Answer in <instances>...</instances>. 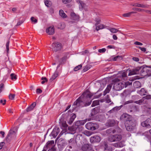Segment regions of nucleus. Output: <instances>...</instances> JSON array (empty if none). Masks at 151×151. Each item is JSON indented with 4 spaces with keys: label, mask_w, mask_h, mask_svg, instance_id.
Here are the masks:
<instances>
[{
    "label": "nucleus",
    "mask_w": 151,
    "mask_h": 151,
    "mask_svg": "<svg viewBox=\"0 0 151 151\" xmlns=\"http://www.w3.org/2000/svg\"><path fill=\"white\" fill-rule=\"evenodd\" d=\"M71 19L75 21H78L79 19V16L78 15L76 14L74 12H71L70 14Z\"/></svg>",
    "instance_id": "nucleus-23"
},
{
    "label": "nucleus",
    "mask_w": 151,
    "mask_h": 151,
    "mask_svg": "<svg viewBox=\"0 0 151 151\" xmlns=\"http://www.w3.org/2000/svg\"><path fill=\"white\" fill-rule=\"evenodd\" d=\"M133 6H134L143 8H148V5H143L138 3H135Z\"/></svg>",
    "instance_id": "nucleus-27"
},
{
    "label": "nucleus",
    "mask_w": 151,
    "mask_h": 151,
    "mask_svg": "<svg viewBox=\"0 0 151 151\" xmlns=\"http://www.w3.org/2000/svg\"><path fill=\"white\" fill-rule=\"evenodd\" d=\"M136 13V12H128V13H124V14H123L122 16L123 17H129V16H130L131 15V14H134Z\"/></svg>",
    "instance_id": "nucleus-36"
},
{
    "label": "nucleus",
    "mask_w": 151,
    "mask_h": 151,
    "mask_svg": "<svg viewBox=\"0 0 151 151\" xmlns=\"http://www.w3.org/2000/svg\"><path fill=\"white\" fill-rule=\"evenodd\" d=\"M60 132L59 128L57 126H55L53 129L52 131L51 132L50 135L51 137L52 136L53 138H55L58 135Z\"/></svg>",
    "instance_id": "nucleus-12"
},
{
    "label": "nucleus",
    "mask_w": 151,
    "mask_h": 151,
    "mask_svg": "<svg viewBox=\"0 0 151 151\" xmlns=\"http://www.w3.org/2000/svg\"><path fill=\"white\" fill-rule=\"evenodd\" d=\"M100 107L99 106H97L92 109L91 112L89 115V117L92 119L93 117H95L96 114L99 113L100 112Z\"/></svg>",
    "instance_id": "nucleus-11"
},
{
    "label": "nucleus",
    "mask_w": 151,
    "mask_h": 151,
    "mask_svg": "<svg viewBox=\"0 0 151 151\" xmlns=\"http://www.w3.org/2000/svg\"><path fill=\"white\" fill-rule=\"evenodd\" d=\"M84 134L87 136H89L92 134V133L89 131L86 130L84 132Z\"/></svg>",
    "instance_id": "nucleus-42"
},
{
    "label": "nucleus",
    "mask_w": 151,
    "mask_h": 151,
    "mask_svg": "<svg viewBox=\"0 0 151 151\" xmlns=\"http://www.w3.org/2000/svg\"><path fill=\"white\" fill-rule=\"evenodd\" d=\"M15 96V95L14 94H12L10 93L9 96V98L11 100H13Z\"/></svg>",
    "instance_id": "nucleus-53"
},
{
    "label": "nucleus",
    "mask_w": 151,
    "mask_h": 151,
    "mask_svg": "<svg viewBox=\"0 0 151 151\" xmlns=\"http://www.w3.org/2000/svg\"><path fill=\"white\" fill-rule=\"evenodd\" d=\"M16 132L12 130H10L6 137V140L7 141L11 140L12 139L15 138L16 137Z\"/></svg>",
    "instance_id": "nucleus-9"
},
{
    "label": "nucleus",
    "mask_w": 151,
    "mask_h": 151,
    "mask_svg": "<svg viewBox=\"0 0 151 151\" xmlns=\"http://www.w3.org/2000/svg\"><path fill=\"white\" fill-rule=\"evenodd\" d=\"M112 87V85L109 84L108 85L103 92V95L104 96L107 93H109Z\"/></svg>",
    "instance_id": "nucleus-24"
},
{
    "label": "nucleus",
    "mask_w": 151,
    "mask_h": 151,
    "mask_svg": "<svg viewBox=\"0 0 151 151\" xmlns=\"http://www.w3.org/2000/svg\"><path fill=\"white\" fill-rule=\"evenodd\" d=\"M63 56L59 60L58 62L60 64H62L64 63L67 58L68 53V52H64L63 53Z\"/></svg>",
    "instance_id": "nucleus-16"
},
{
    "label": "nucleus",
    "mask_w": 151,
    "mask_h": 151,
    "mask_svg": "<svg viewBox=\"0 0 151 151\" xmlns=\"http://www.w3.org/2000/svg\"><path fill=\"white\" fill-rule=\"evenodd\" d=\"M52 49L55 52L60 51L63 48L62 44L60 42H55L51 44Z\"/></svg>",
    "instance_id": "nucleus-5"
},
{
    "label": "nucleus",
    "mask_w": 151,
    "mask_h": 151,
    "mask_svg": "<svg viewBox=\"0 0 151 151\" xmlns=\"http://www.w3.org/2000/svg\"><path fill=\"white\" fill-rule=\"evenodd\" d=\"M109 61H118L122 59V56L117 55L115 57L114 56H111L109 59Z\"/></svg>",
    "instance_id": "nucleus-19"
},
{
    "label": "nucleus",
    "mask_w": 151,
    "mask_h": 151,
    "mask_svg": "<svg viewBox=\"0 0 151 151\" xmlns=\"http://www.w3.org/2000/svg\"><path fill=\"white\" fill-rule=\"evenodd\" d=\"M96 26V29L98 31L105 28L106 26L103 24H101L99 25H95Z\"/></svg>",
    "instance_id": "nucleus-28"
},
{
    "label": "nucleus",
    "mask_w": 151,
    "mask_h": 151,
    "mask_svg": "<svg viewBox=\"0 0 151 151\" xmlns=\"http://www.w3.org/2000/svg\"><path fill=\"white\" fill-rule=\"evenodd\" d=\"M54 140H51L48 141L44 146L43 150L42 151H46L47 150L51 145L54 144Z\"/></svg>",
    "instance_id": "nucleus-18"
},
{
    "label": "nucleus",
    "mask_w": 151,
    "mask_h": 151,
    "mask_svg": "<svg viewBox=\"0 0 151 151\" xmlns=\"http://www.w3.org/2000/svg\"><path fill=\"white\" fill-rule=\"evenodd\" d=\"M58 72L57 70H56L54 73L52 75V77L50 78V81L52 82L54 79H55L56 78H57V77H58Z\"/></svg>",
    "instance_id": "nucleus-26"
},
{
    "label": "nucleus",
    "mask_w": 151,
    "mask_h": 151,
    "mask_svg": "<svg viewBox=\"0 0 151 151\" xmlns=\"http://www.w3.org/2000/svg\"><path fill=\"white\" fill-rule=\"evenodd\" d=\"M6 102V99H1L0 100V103L2 104V105H4L5 104Z\"/></svg>",
    "instance_id": "nucleus-58"
},
{
    "label": "nucleus",
    "mask_w": 151,
    "mask_h": 151,
    "mask_svg": "<svg viewBox=\"0 0 151 151\" xmlns=\"http://www.w3.org/2000/svg\"><path fill=\"white\" fill-rule=\"evenodd\" d=\"M122 138V136L120 134L111 135L108 137L107 140L109 142H117L120 141Z\"/></svg>",
    "instance_id": "nucleus-4"
},
{
    "label": "nucleus",
    "mask_w": 151,
    "mask_h": 151,
    "mask_svg": "<svg viewBox=\"0 0 151 151\" xmlns=\"http://www.w3.org/2000/svg\"><path fill=\"white\" fill-rule=\"evenodd\" d=\"M137 93L140 95L142 96L145 95L146 92L145 89L142 88L140 90L137 91Z\"/></svg>",
    "instance_id": "nucleus-34"
},
{
    "label": "nucleus",
    "mask_w": 151,
    "mask_h": 151,
    "mask_svg": "<svg viewBox=\"0 0 151 151\" xmlns=\"http://www.w3.org/2000/svg\"><path fill=\"white\" fill-rule=\"evenodd\" d=\"M109 30L111 32L113 33H116L118 31L117 29L114 28L110 29Z\"/></svg>",
    "instance_id": "nucleus-51"
},
{
    "label": "nucleus",
    "mask_w": 151,
    "mask_h": 151,
    "mask_svg": "<svg viewBox=\"0 0 151 151\" xmlns=\"http://www.w3.org/2000/svg\"><path fill=\"white\" fill-rule=\"evenodd\" d=\"M106 51V49L105 48H103L99 50L98 52L100 53H104Z\"/></svg>",
    "instance_id": "nucleus-63"
},
{
    "label": "nucleus",
    "mask_w": 151,
    "mask_h": 151,
    "mask_svg": "<svg viewBox=\"0 0 151 151\" xmlns=\"http://www.w3.org/2000/svg\"><path fill=\"white\" fill-rule=\"evenodd\" d=\"M104 150H106L108 147L107 143L106 142H104Z\"/></svg>",
    "instance_id": "nucleus-55"
},
{
    "label": "nucleus",
    "mask_w": 151,
    "mask_h": 151,
    "mask_svg": "<svg viewBox=\"0 0 151 151\" xmlns=\"http://www.w3.org/2000/svg\"><path fill=\"white\" fill-rule=\"evenodd\" d=\"M139 67H141V70L140 72L141 73H143L145 72L147 73V69L148 68V66L146 65H144L142 66H139Z\"/></svg>",
    "instance_id": "nucleus-25"
},
{
    "label": "nucleus",
    "mask_w": 151,
    "mask_h": 151,
    "mask_svg": "<svg viewBox=\"0 0 151 151\" xmlns=\"http://www.w3.org/2000/svg\"><path fill=\"white\" fill-rule=\"evenodd\" d=\"M74 139L73 138L70 139L68 141L69 144V147L70 148H72L71 146L73 145V144L74 143Z\"/></svg>",
    "instance_id": "nucleus-37"
},
{
    "label": "nucleus",
    "mask_w": 151,
    "mask_h": 151,
    "mask_svg": "<svg viewBox=\"0 0 151 151\" xmlns=\"http://www.w3.org/2000/svg\"><path fill=\"white\" fill-rule=\"evenodd\" d=\"M143 101L142 99H141L138 101H135L134 103L139 104H141L143 102Z\"/></svg>",
    "instance_id": "nucleus-56"
},
{
    "label": "nucleus",
    "mask_w": 151,
    "mask_h": 151,
    "mask_svg": "<svg viewBox=\"0 0 151 151\" xmlns=\"http://www.w3.org/2000/svg\"><path fill=\"white\" fill-rule=\"evenodd\" d=\"M106 102L107 103H109L111 102V100L109 98V95H107L106 96Z\"/></svg>",
    "instance_id": "nucleus-61"
},
{
    "label": "nucleus",
    "mask_w": 151,
    "mask_h": 151,
    "mask_svg": "<svg viewBox=\"0 0 151 151\" xmlns=\"http://www.w3.org/2000/svg\"><path fill=\"white\" fill-rule=\"evenodd\" d=\"M4 88V85L3 83L0 84V93L2 91L3 89Z\"/></svg>",
    "instance_id": "nucleus-59"
},
{
    "label": "nucleus",
    "mask_w": 151,
    "mask_h": 151,
    "mask_svg": "<svg viewBox=\"0 0 151 151\" xmlns=\"http://www.w3.org/2000/svg\"><path fill=\"white\" fill-rule=\"evenodd\" d=\"M141 125L143 127H151V118H148L145 121L142 122Z\"/></svg>",
    "instance_id": "nucleus-14"
},
{
    "label": "nucleus",
    "mask_w": 151,
    "mask_h": 151,
    "mask_svg": "<svg viewBox=\"0 0 151 151\" xmlns=\"http://www.w3.org/2000/svg\"><path fill=\"white\" fill-rule=\"evenodd\" d=\"M119 122L114 119H108L105 124L107 127H113L116 125H118Z\"/></svg>",
    "instance_id": "nucleus-7"
},
{
    "label": "nucleus",
    "mask_w": 151,
    "mask_h": 151,
    "mask_svg": "<svg viewBox=\"0 0 151 151\" xmlns=\"http://www.w3.org/2000/svg\"><path fill=\"white\" fill-rule=\"evenodd\" d=\"M31 19L32 22H34L35 23H37V19H35L33 17H32L31 18Z\"/></svg>",
    "instance_id": "nucleus-57"
},
{
    "label": "nucleus",
    "mask_w": 151,
    "mask_h": 151,
    "mask_svg": "<svg viewBox=\"0 0 151 151\" xmlns=\"http://www.w3.org/2000/svg\"><path fill=\"white\" fill-rule=\"evenodd\" d=\"M79 122L81 124V125H83L86 122L87 120L86 119H84L81 120H79Z\"/></svg>",
    "instance_id": "nucleus-60"
},
{
    "label": "nucleus",
    "mask_w": 151,
    "mask_h": 151,
    "mask_svg": "<svg viewBox=\"0 0 151 151\" xmlns=\"http://www.w3.org/2000/svg\"><path fill=\"white\" fill-rule=\"evenodd\" d=\"M53 144H52V145H51L49 147L50 148V147L51 148L48 151H56V150L54 146H53Z\"/></svg>",
    "instance_id": "nucleus-48"
},
{
    "label": "nucleus",
    "mask_w": 151,
    "mask_h": 151,
    "mask_svg": "<svg viewBox=\"0 0 151 151\" xmlns=\"http://www.w3.org/2000/svg\"><path fill=\"white\" fill-rule=\"evenodd\" d=\"M60 24V27H59L60 29H63L65 27V25L64 23H62Z\"/></svg>",
    "instance_id": "nucleus-62"
},
{
    "label": "nucleus",
    "mask_w": 151,
    "mask_h": 151,
    "mask_svg": "<svg viewBox=\"0 0 151 151\" xmlns=\"http://www.w3.org/2000/svg\"><path fill=\"white\" fill-rule=\"evenodd\" d=\"M85 127L87 129L92 131H94L99 128V125L97 123L91 122L87 123Z\"/></svg>",
    "instance_id": "nucleus-6"
},
{
    "label": "nucleus",
    "mask_w": 151,
    "mask_h": 151,
    "mask_svg": "<svg viewBox=\"0 0 151 151\" xmlns=\"http://www.w3.org/2000/svg\"><path fill=\"white\" fill-rule=\"evenodd\" d=\"M82 65L81 64L79 65L74 68V70L75 71H76L82 68Z\"/></svg>",
    "instance_id": "nucleus-40"
},
{
    "label": "nucleus",
    "mask_w": 151,
    "mask_h": 151,
    "mask_svg": "<svg viewBox=\"0 0 151 151\" xmlns=\"http://www.w3.org/2000/svg\"><path fill=\"white\" fill-rule=\"evenodd\" d=\"M90 93V91L88 89H87L85 91L83 92L82 95L80 96L74 102L73 105L77 106H81V104L83 103V100H84L87 94L88 93Z\"/></svg>",
    "instance_id": "nucleus-2"
},
{
    "label": "nucleus",
    "mask_w": 151,
    "mask_h": 151,
    "mask_svg": "<svg viewBox=\"0 0 151 151\" xmlns=\"http://www.w3.org/2000/svg\"><path fill=\"white\" fill-rule=\"evenodd\" d=\"M141 67H139V66H138L132 70H129L128 76H131L138 74L139 70H141Z\"/></svg>",
    "instance_id": "nucleus-15"
},
{
    "label": "nucleus",
    "mask_w": 151,
    "mask_h": 151,
    "mask_svg": "<svg viewBox=\"0 0 151 151\" xmlns=\"http://www.w3.org/2000/svg\"><path fill=\"white\" fill-rule=\"evenodd\" d=\"M83 129V127L81 126H78L77 127H76L75 128L73 129V131L75 130L78 131L79 132L82 131Z\"/></svg>",
    "instance_id": "nucleus-38"
},
{
    "label": "nucleus",
    "mask_w": 151,
    "mask_h": 151,
    "mask_svg": "<svg viewBox=\"0 0 151 151\" xmlns=\"http://www.w3.org/2000/svg\"><path fill=\"white\" fill-rule=\"evenodd\" d=\"M60 15L63 18H65L67 17L66 14L64 12V11L62 9L60 10L59 11Z\"/></svg>",
    "instance_id": "nucleus-32"
},
{
    "label": "nucleus",
    "mask_w": 151,
    "mask_h": 151,
    "mask_svg": "<svg viewBox=\"0 0 151 151\" xmlns=\"http://www.w3.org/2000/svg\"><path fill=\"white\" fill-rule=\"evenodd\" d=\"M124 85L122 83H114L113 88L115 90L119 91L122 89L124 87Z\"/></svg>",
    "instance_id": "nucleus-10"
},
{
    "label": "nucleus",
    "mask_w": 151,
    "mask_h": 151,
    "mask_svg": "<svg viewBox=\"0 0 151 151\" xmlns=\"http://www.w3.org/2000/svg\"><path fill=\"white\" fill-rule=\"evenodd\" d=\"M36 105V103L34 102L32 103L26 109L27 112H28L32 111Z\"/></svg>",
    "instance_id": "nucleus-21"
},
{
    "label": "nucleus",
    "mask_w": 151,
    "mask_h": 151,
    "mask_svg": "<svg viewBox=\"0 0 151 151\" xmlns=\"http://www.w3.org/2000/svg\"><path fill=\"white\" fill-rule=\"evenodd\" d=\"M90 142L91 143H99L101 141L100 137L97 135L91 137L90 139Z\"/></svg>",
    "instance_id": "nucleus-13"
},
{
    "label": "nucleus",
    "mask_w": 151,
    "mask_h": 151,
    "mask_svg": "<svg viewBox=\"0 0 151 151\" xmlns=\"http://www.w3.org/2000/svg\"><path fill=\"white\" fill-rule=\"evenodd\" d=\"M91 101H90L88 102H87L83 106H82L81 105V106H79V107H83L84 106H89L91 103Z\"/></svg>",
    "instance_id": "nucleus-45"
},
{
    "label": "nucleus",
    "mask_w": 151,
    "mask_h": 151,
    "mask_svg": "<svg viewBox=\"0 0 151 151\" xmlns=\"http://www.w3.org/2000/svg\"><path fill=\"white\" fill-rule=\"evenodd\" d=\"M58 142H59L60 145L63 146H65L67 145V143L65 142V140L62 138L59 140Z\"/></svg>",
    "instance_id": "nucleus-31"
},
{
    "label": "nucleus",
    "mask_w": 151,
    "mask_h": 151,
    "mask_svg": "<svg viewBox=\"0 0 151 151\" xmlns=\"http://www.w3.org/2000/svg\"><path fill=\"white\" fill-rule=\"evenodd\" d=\"M104 117L103 115L99 114L96 116L95 117H93V118H92V120L102 122L104 120Z\"/></svg>",
    "instance_id": "nucleus-17"
},
{
    "label": "nucleus",
    "mask_w": 151,
    "mask_h": 151,
    "mask_svg": "<svg viewBox=\"0 0 151 151\" xmlns=\"http://www.w3.org/2000/svg\"><path fill=\"white\" fill-rule=\"evenodd\" d=\"M79 2L80 5V8L82 9L84 8L86 5L85 4L81 1H80Z\"/></svg>",
    "instance_id": "nucleus-43"
},
{
    "label": "nucleus",
    "mask_w": 151,
    "mask_h": 151,
    "mask_svg": "<svg viewBox=\"0 0 151 151\" xmlns=\"http://www.w3.org/2000/svg\"><path fill=\"white\" fill-rule=\"evenodd\" d=\"M96 94V93H92L91 92L90 93H88L87 94L85 98H86L87 99H90L94 94Z\"/></svg>",
    "instance_id": "nucleus-35"
},
{
    "label": "nucleus",
    "mask_w": 151,
    "mask_h": 151,
    "mask_svg": "<svg viewBox=\"0 0 151 151\" xmlns=\"http://www.w3.org/2000/svg\"><path fill=\"white\" fill-rule=\"evenodd\" d=\"M60 127L62 129V131L60 132L58 135L57 139L60 138L63 134L64 132H65V130L67 129L68 127V125L66 124V121L63 119L61 118L60 119Z\"/></svg>",
    "instance_id": "nucleus-3"
},
{
    "label": "nucleus",
    "mask_w": 151,
    "mask_h": 151,
    "mask_svg": "<svg viewBox=\"0 0 151 151\" xmlns=\"http://www.w3.org/2000/svg\"><path fill=\"white\" fill-rule=\"evenodd\" d=\"M92 66L91 65L89 64L87 65L86 66L83 67V69L82 70L83 72H85L90 69Z\"/></svg>",
    "instance_id": "nucleus-30"
},
{
    "label": "nucleus",
    "mask_w": 151,
    "mask_h": 151,
    "mask_svg": "<svg viewBox=\"0 0 151 151\" xmlns=\"http://www.w3.org/2000/svg\"><path fill=\"white\" fill-rule=\"evenodd\" d=\"M70 118L68 121V122L69 124H71L76 117V115L75 114H72L70 115Z\"/></svg>",
    "instance_id": "nucleus-22"
},
{
    "label": "nucleus",
    "mask_w": 151,
    "mask_h": 151,
    "mask_svg": "<svg viewBox=\"0 0 151 151\" xmlns=\"http://www.w3.org/2000/svg\"><path fill=\"white\" fill-rule=\"evenodd\" d=\"M46 31L49 35H53L55 33V29L54 26L49 27L46 29Z\"/></svg>",
    "instance_id": "nucleus-20"
},
{
    "label": "nucleus",
    "mask_w": 151,
    "mask_h": 151,
    "mask_svg": "<svg viewBox=\"0 0 151 151\" xmlns=\"http://www.w3.org/2000/svg\"><path fill=\"white\" fill-rule=\"evenodd\" d=\"M99 104V102L97 101H93L91 105L92 107L94 106H95Z\"/></svg>",
    "instance_id": "nucleus-52"
},
{
    "label": "nucleus",
    "mask_w": 151,
    "mask_h": 151,
    "mask_svg": "<svg viewBox=\"0 0 151 151\" xmlns=\"http://www.w3.org/2000/svg\"><path fill=\"white\" fill-rule=\"evenodd\" d=\"M72 1V0H62V2L65 4L70 3Z\"/></svg>",
    "instance_id": "nucleus-54"
},
{
    "label": "nucleus",
    "mask_w": 151,
    "mask_h": 151,
    "mask_svg": "<svg viewBox=\"0 0 151 151\" xmlns=\"http://www.w3.org/2000/svg\"><path fill=\"white\" fill-rule=\"evenodd\" d=\"M82 151H95L93 149L92 145L90 144H85L83 145L81 148Z\"/></svg>",
    "instance_id": "nucleus-8"
},
{
    "label": "nucleus",
    "mask_w": 151,
    "mask_h": 151,
    "mask_svg": "<svg viewBox=\"0 0 151 151\" xmlns=\"http://www.w3.org/2000/svg\"><path fill=\"white\" fill-rule=\"evenodd\" d=\"M147 75H150L151 74V66H148V68L147 69Z\"/></svg>",
    "instance_id": "nucleus-46"
},
{
    "label": "nucleus",
    "mask_w": 151,
    "mask_h": 151,
    "mask_svg": "<svg viewBox=\"0 0 151 151\" xmlns=\"http://www.w3.org/2000/svg\"><path fill=\"white\" fill-rule=\"evenodd\" d=\"M139 79V77L138 76H135L129 79L130 81H133L135 80Z\"/></svg>",
    "instance_id": "nucleus-50"
},
{
    "label": "nucleus",
    "mask_w": 151,
    "mask_h": 151,
    "mask_svg": "<svg viewBox=\"0 0 151 151\" xmlns=\"http://www.w3.org/2000/svg\"><path fill=\"white\" fill-rule=\"evenodd\" d=\"M122 106H123L122 105L119 106H116L113 108V110H114V112L117 111L119 110Z\"/></svg>",
    "instance_id": "nucleus-41"
},
{
    "label": "nucleus",
    "mask_w": 151,
    "mask_h": 151,
    "mask_svg": "<svg viewBox=\"0 0 151 151\" xmlns=\"http://www.w3.org/2000/svg\"><path fill=\"white\" fill-rule=\"evenodd\" d=\"M132 10L134 11H137L138 12H141L142 10V9L137 8H133L132 9Z\"/></svg>",
    "instance_id": "nucleus-64"
},
{
    "label": "nucleus",
    "mask_w": 151,
    "mask_h": 151,
    "mask_svg": "<svg viewBox=\"0 0 151 151\" xmlns=\"http://www.w3.org/2000/svg\"><path fill=\"white\" fill-rule=\"evenodd\" d=\"M133 86L135 88H138L141 87V85L140 82L136 81L134 83Z\"/></svg>",
    "instance_id": "nucleus-29"
},
{
    "label": "nucleus",
    "mask_w": 151,
    "mask_h": 151,
    "mask_svg": "<svg viewBox=\"0 0 151 151\" xmlns=\"http://www.w3.org/2000/svg\"><path fill=\"white\" fill-rule=\"evenodd\" d=\"M119 147H122L125 146L124 142V141H121L118 142Z\"/></svg>",
    "instance_id": "nucleus-44"
},
{
    "label": "nucleus",
    "mask_w": 151,
    "mask_h": 151,
    "mask_svg": "<svg viewBox=\"0 0 151 151\" xmlns=\"http://www.w3.org/2000/svg\"><path fill=\"white\" fill-rule=\"evenodd\" d=\"M120 119L123 122L127 131L131 132H136V121L131 115L124 113L121 116Z\"/></svg>",
    "instance_id": "nucleus-1"
},
{
    "label": "nucleus",
    "mask_w": 151,
    "mask_h": 151,
    "mask_svg": "<svg viewBox=\"0 0 151 151\" xmlns=\"http://www.w3.org/2000/svg\"><path fill=\"white\" fill-rule=\"evenodd\" d=\"M45 4L46 6L49 7H51L52 4L51 1L48 0H46L45 1Z\"/></svg>",
    "instance_id": "nucleus-33"
},
{
    "label": "nucleus",
    "mask_w": 151,
    "mask_h": 151,
    "mask_svg": "<svg viewBox=\"0 0 151 151\" xmlns=\"http://www.w3.org/2000/svg\"><path fill=\"white\" fill-rule=\"evenodd\" d=\"M94 20L96 22V23L95 24V25H97L99 24L101 22V20L99 17L96 18Z\"/></svg>",
    "instance_id": "nucleus-39"
},
{
    "label": "nucleus",
    "mask_w": 151,
    "mask_h": 151,
    "mask_svg": "<svg viewBox=\"0 0 151 151\" xmlns=\"http://www.w3.org/2000/svg\"><path fill=\"white\" fill-rule=\"evenodd\" d=\"M41 80H43L41 82L42 84H44L45 82H47L48 81V80L45 77H42L41 78Z\"/></svg>",
    "instance_id": "nucleus-47"
},
{
    "label": "nucleus",
    "mask_w": 151,
    "mask_h": 151,
    "mask_svg": "<svg viewBox=\"0 0 151 151\" xmlns=\"http://www.w3.org/2000/svg\"><path fill=\"white\" fill-rule=\"evenodd\" d=\"M11 77V79L12 80H16L17 79V76L14 73H12L10 75Z\"/></svg>",
    "instance_id": "nucleus-49"
}]
</instances>
